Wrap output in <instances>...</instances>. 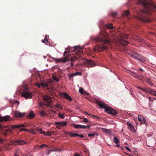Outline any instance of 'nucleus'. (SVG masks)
Segmentation results:
<instances>
[{
  "label": "nucleus",
  "instance_id": "nucleus-38",
  "mask_svg": "<svg viewBox=\"0 0 156 156\" xmlns=\"http://www.w3.org/2000/svg\"><path fill=\"white\" fill-rule=\"evenodd\" d=\"M74 73L75 76H76L78 75L81 76L82 75V73H81L79 72H77Z\"/></svg>",
  "mask_w": 156,
  "mask_h": 156
},
{
  "label": "nucleus",
  "instance_id": "nucleus-50",
  "mask_svg": "<svg viewBox=\"0 0 156 156\" xmlns=\"http://www.w3.org/2000/svg\"><path fill=\"white\" fill-rule=\"evenodd\" d=\"M125 148L127 150L129 151L130 152L131 151L130 149L127 146H126Z\"/></svg>",
  "mask_w": 156,
  "mask_h": 156
},
{
  "label": "nucleus",
  "instance_id": "nucleus-19",
  "mask_svg": "<svg viewBox=\"0 0 156 156\" xmlns=\"http://www.w3.org/2000/svg\"><path fill=\"white\" fill-rule=\"evenodd\" d=\"M129 15L130 12L128 10H125L122 14V16L123 17H126L128 19L129 18Z\"/></svg>",
  "mask_w": 156,
  "mask_h": 156
},
{
  "label": "nucleus",
  "instance_id": "nucleus-40",
  "mask_svg": "<svg viewBox=\"0 0 156 156\" xmlns=\"http://www.w3.org/2000/svg\"><path fill=\"white\" fill-rule=\"evenodd\" d=\"M114 142L116 144V146H117V137H114Z\"/></svg>",
  "mask_w": 156,
  "mask_h": 156
},
{
  "label": "nucleus",
  "instance_id": "nucleus-60",
  "mask_svg": "<svg viewBox=\"0 0 156 156\" xmlns=\"http://www.w3.org/2000/svg\"><path fill=\"white\" fill-rule=\"evenodd\" d=\"M85 113L86 114H87V115H90V114H89L88 113H87V112H85Z\"/></svg>",
  "mask_w": 156,
  "mask_h": 156
},
{
  "label": "nucleus",
  "instance_id": "nucleus-3",
  "mask_svg": "<svg viewBox=\"0 0 156 156\" xmlns=\"http://www.w3.org/2000/svg\"><path fill=\"white\" fill-rule=\"evenodd\" d=\"M95 103L98 105L101 108L105 109V111L106 113L115 115L116 113V111L112 108L106 105L105 103L101 100H95Z\"/></svg>",
  "mask_w": 156,
  "mask_h": 156
},
{
  "label": "nucleus",
  "instance_id": "nucleus-43",
  "mask_svg": "<svg viewBox=\"0 0 156 156\" xmlns=\"http://www.w3.org/2000/svg\"><path fill=\"white\" fill-rule=\"evenodd\" d=\"M55 107L57 109H62V108L59 105H55Z\"/></svg>",
  "mask_w": 156,
  "mask_h": 156
},
{
  "label": "nucleus",
  "instance_id": "nucleus-48",
  "mask_svg": "<svg viewBox=\"0 0 156 156\" xmlns=\"http://www.w3.org/2000/svg\"><path fill=\"white\" fill-rule=\"evenodd\" d=\"M91 116H93L94 118H96L97 119H100V117L97 116L96 115H92Z\"/></svg>",
  "mask_w": 156,
  "mask_h": 156
},
{
  "label": "nucleus",
  "instance_id": "nucleus-12",
  "mask_svg": "<svg viewBox=\"0 0 156 156\" xmlns=\"http://www.w3.org/2000/svg\"><path fill=\"white\" fill-rule=\"evenodd\" d=\"M122 51H124L128 53V54L132 57L134 58L137 59H138L139 58V57L140 55L138 54L136 52H132L131 53L129 54L128 52V51H126V50L125 49H124L123 50H122Z\"/></svg>",
  "mask_w": 156,
  "mask_h": 156
},
{
  "label": "nucleus",
  "instance_id": "nucleus-25",
  "mask_svg": "<svg viewBox=\"0 0 156 156\" xmlns=\"http://www.w3.org/2000/svg\"><path fill=\"white\" fill-rule=\"evenodd\" d=\"M55 124L57 126V128L59 129H60L61 128L62 125L60 123V122H55Z\"/></svg>",
  "mask_w": 156,
  "mask_h": 156
},
{
  "label": "nucleus",
  "instance_id": "nucleus-26",
  "mask_svg": "<svg viewBox=\"0 0 156 156\" xmlns=\"http://www.w3.org/2000/svg\"><path fill=\"white\" fill-rule=\"evenodd\" d=\"M147 82L148 83V84H149L151 86H153L154 85L153 83L151 81V80L150 79V78H147L146 80Z\"/></svg>",
  "mask_w": 156,
  "mask_h": 156
},
{
  "label": "nucleus",
  "instance_id": "nucleus-16",
  "mask_svg": "<svg viewBox=\"0 0 156 156\" xmlns=\"http://www.w3.org/2000/svg\"><path fill=\"white\" fill-rule=\"evenodd\" d=\"M86 62L90 67H93L95 66L96 64L94 61L91 60H87L86 61Z\"/></svg>",
  "mask_w": 156,
  "mask_h": 156
},
{
  "label": "nucleus",
  "instance_id": "nucleus-49",
  "mask_svg": "<svg viewBox=\"0 0 156 156\" xmlns=\"http://www.w3.org/2000/svg\"><path fill=\"white\" fill-rule=\"evenodd\" d=\"M127 125L129 127L131 126H132V125L131 123H130V122H127Z\"/></svg>",
  "mask_w": 156,
  "mask_h": 156
},
{
  "label": "nucleus",
  "instance_id": "nucleus-18",
  "mask_svg": "<svg viewBox=\"0 0 156 156\" xmlns=\"http://www.w3.org/2000/svg\"><path fill=\"white\" fill-rule=\"evenodd\" d=\"M35 116V115L34 112L32 111H30L29 113V115H27V117L28 119H31L34 118Z\"/></svg>",
  "mask_w": 156,
  "mask_h": 156
},
{
  "label": "nucleus",
  "instance_id": "nucleus-27",
  "mask_svg": "<svg viewBox=\"0 0 156 156\" xmlns=\"http://www.w3.org/2000/svg\"><path fill=\"white\" fill-rule=\"evenodd\" d=\"M68 134L70 135V136L71 137L77 136H78V134L76 133H71L70 132H69Z\"/></svg>",
  "mask_w": 156,
  "mask_h": 156
},
{
  "label": "nucleus",
  "instance_id": "nucleus-42",
  "mask_svg": "<svg viewBox=\"0 0 156 156\" xmlns=\"http://www.w3.org/2000/svg\"><path fill=\"white\" fill-rule=\"evenodd\" d=\"M40 114L42 116H44L45 115V113L43 111H42L40 112Z\"/></svg>",
  "mask_w": 156,
  "mask_h": 156
},
{
  "label": "nucleus",
  "instance_id": "nucleus-45",
  "mask_svg": "<svg viewBox=\"0 0 156 156\" xmlns=\"http://www.w3.org/2000/svg\"><path fill=\"white\" fill-rule=\"evenodd\" d=\"M13 104H16L18 105H19L20 104V102L16 100L13 101Z\"/></svg>",
  "mask_w": 156,
  "mask_h": 156
},
{
  "label": "nucleus",
  "instance_id": "nucleus-8",
  "mask_svg": "<svg viewBox=\"0 0 156 156\" xmlns=\"http://www.w3.org/2000/svg\"><path fill=\"white\" fill-rule=\"evenodd\" d=\"M23 92L21 93L22 95L24 98L32 97V93L28 91L29 89L26 85L23 86L21 88Z\"/></svg>",
  "mask_w": 156,
  "mask_h": 156
},
{
  "label": "nucleus",
  "instance_id": "nucleus-17",
  "mask_svg": "<svg viewBox=\"0 0 156 156\" xmlns=\"http://www.w3.org/2000/svg\"><path fill=\"white\" fill-rule=\"evenodd\" d=\"M73 127L76 129H85L86 128V126H85L79 124H74L73 125Z\"/></svg>",
  "mask_w": 156,
  "mask_h": 156
},
{
  "label": "nucleus",
  "instance_id": "nucleus-36",
  "mask_svg": "<svg viewBox=\"0 0 156 156\" xmlns=\"http://www.w3.org/2000/svg\"><path fill=\"white\" fill-rule=\"evenodd\" d=\"M106 27H107V28L108 29H113V27H112V25H106Z\"/></svg>",
  "mask_w": 156,
  "mask_h": 156
},
{
  "label": "nucleus",
  "instance_id": "nucleus-24",
  "mask_svg": "<svg viewBox=\"0 0 156 156\" xmlns=\"http://www.w3.org/2000/svg\"><path fill=\"white\" fill-rule=\"evenodd\" d=\"M101 129L103 132H104L106 133H107L108 134H109L111 132H110V129H105V128H101Z\"/></svg>",
  "mask_w": 156,
  "mask_h": 156
},
{
  "label": "nucleus",
  "instance_id": "nucleus-5",
  "mask_svg": "<svg viewBox=\"0 0 156 156\" xmlns=\"http://www.w3.org/2000/svg\"><path fill=\"white\" fill-rule=\"evenodd\" d=\"M77 59V58L75 56H73V57L69 56H65L64 55V57H62L60 58L56 59L55 60L57 63L58 62L62 63L66 62L69 60L71 62H74L76 61Z\"/></svg>",
  "mask_w": 156,
  "mask_h": 156
},
{
  "label": "nucleus",
  "instance_id": "nucleus-10",
  "mask_svg": "<svg viewBox=\"0 0 156 156\" xmlns=\"http://www.w3.org/2000/svg\"><path fill=\"white\" fill-rule=\"evenodd\" d=\"M27 142L23 140H12L10 142V144L15 146L22 145L26 144Z\"/></svg>",
  "mask_w": 156,
  "mask_h": 156
},
{
  "label": "nucleus",
  "instance_id": "nucleus-6",
  "mask_svg": "<svg viewBox=\"0 0 156 156\" xmlns=\"http://www.w3.org/2000/svg\"><path fill=\"white\" fill-rule=\"evenodd\" d=\"M25 126L23 124H20L19 125H12L11 126L12 129L7 128L5 126H3L0 124V129L2 130L5 132L4 135L5 136H6L7 135V132L8 131L12 132L13 129H15L16 128H19L20 127H25Z\"/></svg>",
  "mask_w": 156,
  "mask_h": 156
},
{
  "label": "nucleus",
  "instance_id": "nucleus-33",
  "mask_svg": "<svg viewBox=\"0 0 156 156\" xmlns=\"http://www.w3.org/2000/svg\"><path fill=\"white\" fill-rule=\"evenodd\" d=\"M95 135H97V134L95 133H89L88 134V136L89 137H93Z\"/></svg>",
  "mask_w": 156,
  "mask_h": 156
},
{
  "label": "nucleus",
  "instance_id": "nucleus-13",
  "mask_svg": "<svg viewBox=\"0 0 156 156\" xmlns=\"http://www.w3.org/2000/svg\"><path fill=\"white\" fill-rule=\"evenodd\" d=\"M138 118L140 124H145L146 123V120L144 117L141 115H139Z\"/></svg>",
  "mask_w": 156,
  "mask_h": 156
},
{
  "label": "nucleus",
  "instance_id": "nucleus-53",
  "mask_svg": "<svg viewBox=\"0 0 156 156\" xmlns=\"http://www.w3.org/2000/svg\"><path fill=\"white\" fill-rule=\"evenodd\" d=\"M20 131H23V130H25V131H29V130L27 129H21L20 130Z\"/></svg>",
  "mask_w": 156,
  "mask_h": 156
},
{
  "label": "nucleus",
  "instance_id": "nucleus-59",
  "mask_svg": "<svg viewBox=\"0 0 156 156\" xmlns=\"http://www.w3.org/2000/svg\"><path fill=\"white\" fill-rule=\"evenodd\" d=\"M37 86H38V87H39V88H40V87H41V85H40V84H38V83H37Z\"/></svg>",
  "mask_w": 156,
  "mask_h": 156
},
{
  "label": "nucleus",
  "instance_id": "nucleus-9",
  "mask_svg": "<svg viewBox=\"0 0 156 156\" xmlns=\"http://www.w3.org/2000/svg\"><path fill=\"white\" fill-rule=\"evenodd\" d=\"M43 102H41L39 104V106H42L43 105H46L48 107L50 106L51 104L52 103L51 99L52 98H43Z\"/></svg>",
  "mask_w": 156,
  "mask_h": 156
},
{
  "label": "nucleus",
  "instance_id": "nucleus-55",
  "mask_svg": "<svg viewBox=\"0 0 156 156\" xmlns=\"http://www.w3.org/2000/svg\"><path fill=\"white\" fill-rule=\"evenodd\" d=\"M74 156H80V155L78 154H74Z\"/></svg>",
  "mask_w": 156,
  "mask_h": 156
},
{
  "label": "nucleus",
  "instance_id": "nucleus-2",
  "mask_svg": "<svg viewBox=\"0 0 156 156\" xmlns=\"http://www.w3.org/2000/svg\"><path fill=\"white\" fill-rule=\"evenodd\" d=\"M108 36L107 33L104 31H101L99 37H92L91 39L96 43L100 42L102 44L101 45H97L94 48V51H100L107 50L108 47L103 44H109L110 41L108 39Z\"/></svg>",
  "mask_w": 156,
  "mask_h": 156
},
{
  "label": "nucleus",
  "instance_id": "nucleus-56",
  "mask_svg": "<svg viewBox=\"0 0 156 156\" xmlns=\"http://www.w3.org/2000/svg\"><path fill=\"white\" fill-rule=\"evenodd\" d=\"M3 142V140H2L0 138V143H2Z\"/></svg>",
  "mask_w": 156,
  "mask_h": 156
},
{
  "label": "nucleus",
  "instance_id": "nucleus-34",
  "mask_svg": "<svg viewBox=\"0 0 156 156\" xmlns=\"http://www.w3.org/2000/svg\"><path fill=\"white\" fill-rule=\"evenodd\" d=\"M46 146L48 147V146L46 144H42L40 146H39V148L40 149L43 148H44Z\"/></svg>",
  "mask_w": 156,
  "mask_h": 156
},
{
  "label": "nucleus",
  "instance_id": "nucleus-52",
  "mask_svg": "<svg viewBox=\"0 0 156 156\" xmlns=\"http://www.w3.org/2000/svg\"><path fill=\"white\" fill-rule=\"evenodd\" d=\"M79 136V137H81V138L83 137V136L82 135H81V134H78V136Z\"/></svg>",
  "mask_w": 156,
  "mask_h": 156
},
{
  "label": "nucleus",
  "instance_id": "nucleus-23",
  "mask_svg": "<svg viewBox=\"0 0 156 156\" xmlns=\"http://www.w3.org/2000/svg\"><path fill=\"white\" fill-rule=\"evenodd\" d=\"M129 74L137 78L139 77V75L133 72H130Z\"/></svg>",
  "mask_w": 156,
  "mask_h": 156
},
{
  "label": "nucleus",
  "instance_id": "nucleus-4",
  "mask_svg": "<svg viewBox=\"0 0 156 156\" xmlns=\"http://www.w3.org/2000/svg\"><path fill=\"white\" fill-rule=\"evenodd\" d=\"M122 38L127 39V35L125 33L121 32L120 30H118V43H119L123 46L125 47L128 45L129 43L126 40L123 39Z\"/></svg>",
  "mask_w": 156,
  "mask_h": 156
},
{
  "label": "nucleus",
  "instance_id": "nucleus-20",
  "mask_svg": "<svg viewBox=\"0 0 156 156\" xmlns=\"http://www.w3.org/2000/svg\"><path fill=\"white\" fill-rule=\"evenodd\" d=\"M59 94L61 98H71V97L66 93H60Z\"/></svg>",
  "mask_w": 156,
  "mask_h": 156
},
{
  "label": "nucleus",
  "instance_id": "nucleus-62",
  "mask_svg": "<svg viewBox=\"0 0 156 156\" xmlns=\"http://www.w3.org/2000/svg\"><path fill=\"white\" fill-rule=\"evenodd\" d=\"M148 143V142H146V144H147V145L149 147H151L150 145H148L147 144Z\"/></svg>",
  "mask_w": 156,
  "mask_h": 156
},
{
  "label": "nucleus",
  "instance_id": "nucleus-35",
  "mask_svg": "<svg viewBox=\"0 0 156 156\" xmlns=\"http://www.w3.org/2000/svg\"><path fill=\"white\" fill-rule=\"evenodd\" d=\"M42 42L44 43H45L46 42H48L47 37V36H46L45 37L44 39L42 41Z\"/></svg>",
  "mask_w": 156,
  "mask_h": 156
},
{
  "label": "nucleus",
  "instance_id": "nucleus-41",
  "mask_svg": "<svg viewBox=\"0 0 156 156\" xmlns=\"http://www.w3.org/2000/svg\"><path fill=\"white\" fill-rule=\"evenodd\" d=\"M42 86L43 87H47L48 86V84L45 83H42L41 84Z\"/></svg>",
  "mask_w": 156,
  "mask_h": 156
},
{
  "label": "nucleus",
  "instance_id": "nucleus-11",
  "mask_svg": "<svg viewBox=\"0 0 156 156\" xmlns=\"http://www.w3.org/2000/svg\"><path fill=\"white\" fill-rule=\"evenodd\" d=\"M138 88L140 90H143L145 92H147L150 93V94L156 96V91L153 90H151L147 88H144L140 87H138Z\"/></svg>",
  "mask_w": 156,
  "mask_h": 156
},
{
  "label": "nucleus",
  "instance_id": "nucleus-28",
  "mask_svg": "<svg viewBox=\"0 0 156 156\" xmlns=\"http://www.w3.org/2000/svg\"><path fill=\"white\" fill-rule=\"evenodd\" d=\"M43 134L45 135L46 134L47 136H51L52 134V133L50 131H48L46 133L45 132L43 131Z\"/></svg>",
  "mask_w": 156,
  "mask_h": 156
},
{
  "label": "nucleus",
  "instance_id": "nucleus-58",
  "mask_svg": "<svg viewBox=\"0 0 156 156\" xmlns=\"http://www.w3.org/2000/svg\"><path fill=\"white\" fill-rule=\"evenodd\" d=\"M71 65L72 66H73L74 65V63L73 62H72L71 64Z\"/></svg>",
  "mask_w": 156,
  "mask_h": 156
},
{
  "label": "nucleus",
  "instance_id": "nucleus-47",
  "mask_svg": "<svg viewBox=\"0 0 156 156\" xmlns=\"http://www.w3.org/2000/svg\"><path fill=\"white\" fill-rule=\"evenodd\" d=\"M83 121L84 122H88V120L86 118H84L83 119Z\"/></svg>",
  "mask_w": 156,
  "mask_h": 156
},
{
  "label": "nucleus",
  "instance_id": "nucleus-32",
  "mask_svg": "<svg viewBox=\"0 0 156 156\" xmlns=\"http://www.w3.org/2000/svg\"><path fill=\"white\" fill-rule=\"evenodd\" d=\"M36 132L37 131V132H39L41 134L43 133V131H42V130L41 129L36 128Z\"/></svg>",
  "mask_w": 156,
  "mask_h": 156
},
{
  "label": "nucleus",
  "instance_id": "nucleus-31",
  "mask_svg": "<svg viewBox=\"0 0 156 156\" xmlns=\"http://www.w3.org/2000/svg\"><path fill=\"white\" fill-rule=\"evenodd\" d=\"M52 77L54 80L56 82H58L59 81V79L58 78L56 77V76H52Z\"/></svg>",
  "mask_w": 156,
  "mask_h": 156
},
{
  "label": "nucleus",
  "instance_id": "nucleus-22",
  "mask_svg": "<svg viewBox=\"0 0 156 156\" xmlns=\"http://www.w3.org/2000/svg\"><path fill=\"white\" fill-rule=\"evenodd\" d=\"M147 58H146L140 55L139 58L138 60L141 62H144L147 61Z\"/></svg>",
  "mask_w": 156,
  "mask_h": 156
},
{
  "label": "nucleus",
  "instance_id": "nucleus-51",
  "mask_svg": "<svg viewBox=\"0 0 156 156\" xmlns=\"http://www.w3.org/2000/svg\"><path fill=\"white\" fill-rule=\"evenodd\" d=\"M75 76L74 74V73H73V74H70L69 75V77H72L74 76Z\"/></svg>",
  "mask_w": 156,
  "mask_h": 156
},
{
  "label": "nucleus",
  "instance_id": "nucleus-64",
  "mask_svg": "<svg viewBox=\"0 0 156 156\" xmlns=\"http://www.w3.org/2000/svg\"><path fill=\"white\" fill-rule=\"evenodd\" d=\"M119 47H120V46H118V48H117L118 50L119 49Z\"/></svg>",
  "mask_w": 156,
  "mask_h": 156
},
{
  "label": "nucleus",
  "instance_id": "nucleus-54",
  "mask_svg": "<svg viewBox=\"0 0 156 156\" xmlns=\"http://www.w3.org/2000/svg\"><path fill=\"white\" fill-rule=\"evenodd\" d=\"M69 101H71L72 100V98H66Z\"/></svg>",
  "mask_w": 156,
  "mask_h": 156
},
{
  "label": "nucleus",
  "instance_id": "nucleus-15",
  "mask_svg": "<svg viewBox=\"0 0 156 156\" xmlns=\"http://www.w3.org/2000/svg\"><path fill=\"white\" fill-rule=\"evenodd\" d=\"M10 118V116L9 115H6L4 116H0V122L3 121H7Z\"/></svg>",
  "mask_w": 156,
  "mask_h": 156
},
{
  "label": "nucleus",
  "instance_id": "nucleus-1",
  "mask_svg": "<svg viewBox=\"0 0 156 156\" xmlns=\"http://www.w3.org/2000/svg\"><path fill=\"white\" fill-rule=\"evenodd\" d=\"M137 4H140L144 9L141 10L137 13L135 18L142 22H151V19L148 17L152 11H156V5L151 0H136Z\"/></svg>",
  "mask_w": 156,
  "mask_h": 156
},
{
  "label": "nucleus",
  "instance_id": "nucleus-30",
  "mask_svg": "<svg viewBox=\"0 0 156 156\" xmlns=\"http://www.w3.org/2000/svg\"><path fill=\"white\" fill-rule=\"evenodd\" d=\"M28 131H29V130ZM30 131L31 133H32L33 134H35L36 133V129H31L30 130Z\"/></svg>",
  "mask_w": 156,
  "mask_h": 156
},
{
  "label": "nucleus",
  "instance_id": "nucleus-63",
  "mask_svg": "<svg viewBox=\"0 0 156 156\" xmlns=\"http://www.w3.org/2000/svg\"><path fill=\"white\" fill-rule=\"evenodd\" d=\"M127 155L129 156H133L132 155H131L129 154H126Z\"/></svg>",
  "mask_w": 156,
  "mask_h": 156
},
{
  "label": "nucleus",
  "instance_id": "nucleus-61",
  "mask_svg": "<svg viewBox=\"0 0 156 156\" xmlns=\"http://www.w3.org/2000/svg\"><path fill=\"white\" fill-rule=\"evenodd\" d=\"M51 132L52 133V134H54L55 133L54 131H52V132Z\"/></svg>",
  "mask_w": 156,
  "mask_h": 156
},
{
  "label": "nucleus",
  "instance_id": "nucleus-39",
  "mask_svg": "<svg viewBox=\"0 0 156 156\" xmlns=\"http://www.w3.org/2000/svg\"><path fill=\"white\" fill-rule=\"evenodd\" d=\"M117 14L116 12H113L112 13L111 15L112 17H114L116 16Z\"/></svg>",
  "mask_w": 156,
  "mask_h": 156
},
{
  "label": "nucleus",
  "instance_id": "nucleus-46",
  "mask_svg": "<svg viewBox=\"0 0 156 156\" xmlns=\"http://www.w3.org/2000/svg\"><path fill=\"white\" fill-rule=\"evenodd\" d=\"M139 71H140V73H142V72L144 71V70L142 68H140L138 69Z\"/></svg>",
  "mask_w": 156,
  "mask_h": 156
},
{
  "label": "nucleus",
  "instance_id": "nucleus-29",
  "mask_svg": "<svg viewBox=\"0 0 156 156\" xmlns=\"http://www.w3.org/2000/svg\"><path fill=\"white\" fill-rule=\"evenodd\" d=\"M130 130L133 132H136L135 129L134 127L132 125L131 126L129 127Z\"/></svg>",
  "mask_w": 156,
  "mask_h": 156
},
{
  "label": "nucleus",
  "instance_id": "nucleus-21",
  "mask_svg": "<svg viewBox=\"0 0 156 156\" xmlns=\"http://www.w3.org/2000/svg\"><path fill=\"white\" fill-rule=\"evenodd\" d=\"M79 91L80 93L83 95H89V94L88 93H87L85 91H84L83 89L82 88H80L79 90Z\"/></svg>",
  "mask_w": 156,
  "mask_h": 156
},
{
  "label": "nucleus",
  "instance_id": "nucleus-7",
  "mask_svg": "<svg viewBox=\"0 0 156 156\" xmlns=\"http://www.w3.org/2000/svg\"><path fill=\"white\" fill-rule=\"evenodd\" d=\"M77 50L76 52V55H79L83 53V51L82 50L80 47H79L78 46H76L74 47L73 48H71V49H70L69 50L70 51L68 52H67L66 51H65L64 52V55L63 57H64V55L65 56H69V54L66 55L67 53H69L70 51H75Z\"/></svg>",
  "mask_w": 156,
  "mask_h": 156
},
{
  "label": "nucleus",
  "instance_id": "nucleus-57",
  "mask_svg": "<svg viewBox=\"0 0 156 156\" xmlns=\"http://www.w3.org/2000/svg\"><path fill=\"white\" fill-rule=\"evenodd\" d=\"M86 126V128H89L90 127V125H87V126Z\"/></svg>",
  "mask_w": 156,
  "mask_h": 156
},
{
  "label": "nucleus",
  "instance_id": "nucleus-14",
  "mask_svg": "<svg viewBox=\"0 0 156 156\" xmlns=\"http://www.w3.org/2000/svg\"><path fill=\"white\" fill-rule=\"evenodd\" d=\"M14 117H16L17 118H20L21 117L24 116L25 114L24 113H21L18 111H15L13 114Z\"/></svg>",
  "mask_w": 156,
  "mask_h": 156
},
{
  "label": "nucleus",
  "instance_id": "nucleus-37",
  "mask_svg": "<svg viewBox=\"0 0 156 156\" xmlns=\"http://www.w3.org/2000/svg\"><path fill=\"white\" fill-rule=\"evenodd\" d=\"M60 123L62 125L61 126H66V125L67 123V122H60Z\"/></svg>",
  "mask_w": 156,
  "mask_h": 156
},
{
  "label": "nucleus",
  "instance_id": "nucleus-44",
  "mask_svg": "<svg viewBox=\"0 0 156 156\" xmlns=\"http://www.w3.org/2000/svg\"><path fill=\"white\" fill-rule=\"evenodd\" d=\"M58 115L61 118L63 119L64 118V115L63 114H61L59 113H58Z\"/></svg>",
  "mask_w": 156,
  "mask_h": 156
}]
</instances>
